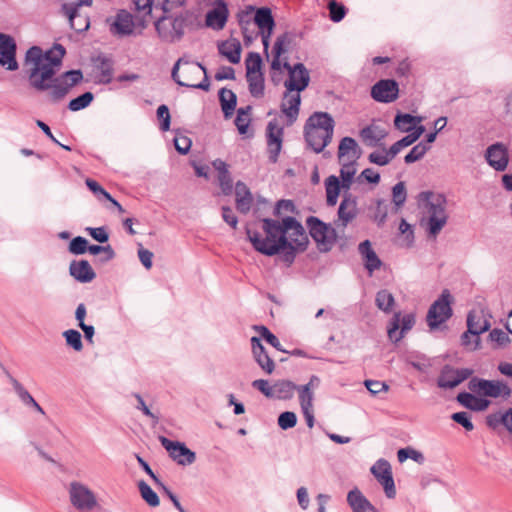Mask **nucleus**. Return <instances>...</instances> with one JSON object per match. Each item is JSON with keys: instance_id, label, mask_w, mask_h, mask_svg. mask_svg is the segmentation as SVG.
I'll return each instance as SVG.
<instances>
[{"instance_id": "57", "label": "nucleus", "mask_w": 512, "mask_h": 512, "mask_svg": "<svg viewBox=\"0 0 512 512\" xmlns=\"http://www.w3.org/2000/svg\"><path fill=\"white\" fill-rule=\"evenodd\" d=\"M299 394V403L301 407H313V398L314 393L313 390L309 389L308 386H298L296 388Z\"/></svg>"}, {"instance_id": "11", "label": "nucleus", "mask_w": 512, "mask_h": 512, "mask_svg": "<svg viewBox=\"0 0 512 512\" xmlns=\"http://www.w3.org/2000/svg\"><path fill=\"white\" fill-rule=\"evenodd\" d=\"M71 504L79 511H91L97 506V499L92 490L80 482H71L69 486Z\"/></svg>"}, {"instance_id": "42", "label": "nucleus", "mask_w": 512, "mask_h": 512, "mask_svg": "<svg viewBox=\"0 0 512 512\" xmlns=\"http://www.w3.org/2000/svg\"><path fill=\"white\" fill-rule=\"evenodd\" d=\"M341 165L340 169V177L342 179V187L345 189H349L353 180V177L356 173L355 164L356 161H339Z\"/></svg>"}, {"instance_id": "36", "label": "nucleus", "mask_w": 512, "mask_h": 512, "mask_svg": "<svg viewBox=\"0 0 512 512\" xmlns=\"http://www.w3.org/2000/svg\"><path fill=\"white\" fill-rule=\"evenodd\" d=\"M219 101L225 118H230L237 104L236 94L229 89L222 88L219 91Z\"/></svg>"}, {"instance_id": "46", "label": "nucleus", "mask_w": 512, "mask_h": 512, "mask_svg": "<svg viewBox=\"0 0 512 512\" xmlns=\"http://www.w3.org/2000/svg\"><path fill=\"white\" fill-rule=\"evenodd\" d=\"M246 75L263 74L261 72L262 58L259 53L250 52L245 60Z\"/></svg>"}, {"instance_id": "61", "label": "nucleus", "mask_w": 512, "mask_h": 512, "mask_svg": "<svg viewBox=\"0 0 512 512\" xmlns=\"http://www.w3.org/2000/svg\"><path fill=\"white\" fill-rule=\"evenodd\" d=\"M92 255H98L100 253H104L105 256L102 259L103 262H107L112 260L115 257V252L110 245L100 246V245H90L87 248Z\"/></svg>"}, {"instance_id": "7", "label": "nucleus", "mask_w": 512, "mask_h": 512, "mask_svg": "<svg viewBox=\"0 0 512 512\" xmlns=\"http://www.w3.org/2000/svg\"><path fill=\"white\" fill-rule=\"evenodd\" d=\"M468 389L484 397L507 399L511 396V388L499 380H486L479 377H472L468 383Z\"/></svg>"}, {"instance_id": "54", "label": "nucleus", "mask_w": 512, "mask_h": 512, "mask_svg": "<svg viewBox=\"0 0 512 512\" xmlns=\"http://www.w3.org/2000/svg\"><path fill=\"white\" fill-rule=\"evenodd\" d=\"M328 10L330 19L333 22H340L346 15V8L343 4L334 0L328 3Z\"/></svg>"}, {"instance_id": "59", "label": "nucleus", "mask_w": 512, "mask_h": 512, "mask_svg": "<svg viewBox=\"0 0 512 512\" xmlns=\"http://www.w3.org/2000/svg\"><path fill=\"white\" fill-rule=\"evenodd\" d=\"M135 10L142 13L144 16L150 15L153 8H160V3L154 5V0H132Z\"/></svg>"}, {"instance_id": "39", "label": "nucleus", "mask_w": 512, "mask_h": 512, "mask_svg": "<svg viewBox=\"0 0 512 512\" xmlns=\"http://www.w3.org/2000/svg\"><path fill=\"white\" fill-rule=\"evenodd\" d=\"M341 187L342 183L340 184L339 179L334 175L329 176L325 180L326 202L328 206L336 205Z\"/></svg>"}, {"instance_id": "64", "label": "nucleus", "mask_w": 512, "mask_h": 512, "mask_svg": "<svg viewBox=\"0 0 512 512\" xmlns=\"http://www.w3.org/2000/svg\"><path fill=\"white\" fill-rule=\"evenodd\" d=\"M489 338L492 342L497 343L499 347L507 345L510 341L508 334L498 328H495L492 331H490Z\"/></svg>"}, {"instance_id": "34", "label": "nucleus", "mask_w": 512, "mask_h": 512, "mask_svg": "<svg viewBox=\"0 0 512 512\" xmlns=\"http://www.w3.org/2000/svg\"><path fill=\"white\" fill-rule=\"evenodd\" d=\"M347 502L352 508L353 512L356 511H375V507L369 500L362 494V492L355 488L349 491L347 495Z\"/></svg>"}, {"instance_id": "58", "label": "nucleus", "mask_w": 512, "mask_h": 512, "mask_svg": "<svg viewBox=\"0 0 512 512\" xmlns=\"http://www.w3.org/2000/svg\"><path fill=\"white\" fill-rule=\"evenodd\" d=\"M88 248V241L86 238L77 236L69 243V252L75 255L84 254Z\"/></svg>"}, {"instance_id": "41", "label": "nucleus", "mask_w": 512, "mask_h": 512, "mask_svg": "<svg viewBox=\"0 0 512 512\" xmlns=\"http://www.w3.org/2000/svg\"><path fill=\"white\" fill-rule=\"evenodd\" d=\"M421 121L420 117L411 114H397L394 119V125L402 132H410L414 129L417 123Z\"/></svg>"}, {"instance_id": "15", "label": "nucleus", "mask_w": 512, "mask_h": 512, "mask_svg": "<svg viewBox=\"0 0 512 512\" xmlns=\"http://www.w3.org/2000/svg\"><path fill=\"white\" fill-rule=\"evenodd\" d=\"M106 22L111 34L118 37L130 36L135 29L134 17L125 9L119 10L114 17L107 18Z\"/></svg>"}, {"instance_id": "52", "label": "nucleus", "mask_w": 512, "mask_h": 512, "mask_svg": "<svg viewBox=\"0 0 512 512\" xmlns=\"http://www.w3.org/2000/svg\"><path fill=\"white\" fill-rule=\"evenodd\" d=\"M395 157L390 154V149L386 150L383 148L382 151H374L368 155L370 163L385 166L389 164Z\"/></svg>"}, {"instance_id": "4", "label": "nucleus", "mask_w": 512, "mask_h": 512, "mask_svg": "<svg viewBox=\"0 0 512 512\" xmlns=\"http://www.w3.org/2000/svg\"><path fill=\"white\" fill-rule=\"evenodd\" d=\"M427 200V230L429 235L436 237L448 220L446 211L447 199L443 194H434L432 192L422 193Z\"/></svg>"}, {"instance_id": "30", "label": "nucleus", "mask_w": 512, "mask_h": 512, "mask_svg": "<svg viewBox=\"0 0 512 512\" xmlns=\"http://www.w3.org/2000/svg\"><path fill=\"white\" fill-rule=\"evenodd\" d=\"M360 154L361 150L354 138L346 136L341 139L338 146L339 161H357L360 157Z\"/></svg>"}, {"instance_id": "37", "label": "nucleus", "mask_w": 512, "mask_h": 512, "mask_svg": "<svg viewBox=\"0 0 512 512\" xmlns=\"http://www.w3.org/2000/svg\"><path fill=\"white\" fill-rule=\"evenodd\" d=\"M298 385L289 380H279L273 385V397L280 400L291 399Z\"/></svg>"}, {"instance_id": "9", "label": "nucleus", "mask_w": 512, "mask_h": 512, "mask_svg": "<svg viewBox=\"0 0 512 512\" xmlns=\"http://www.w3.org/2000/svg\"><path fill=\"white\" fill-rule=\"evenodd\" d=\"M452 296L444 289L437 300L430 306L427 313V324L430 329H436L452 316Z\"/></svg>"}, {"instance_id": "13", "label": "nucleus", "mask_w": 512, "mask_h": 512, "mask_svg": "<svg viewBox=\"0 0 512 512\" xmlns=\"http://www.w3.org/2000/svg\"><path fill=\"white\" fill-rule=\"evenodd\" d=\"M473 372L470 368L457 369L450 365H445L440 371L437 385L442 389H452L468 379Z\"/></svg>"}, {"instance_id": "49", "label": "nucleus", "mask_w": 512, "mask_h": 512, "mask_svg": "<svg viewBox=\"0 0 512 512\" xmlns=\"http://www.w3.org/2000/svg\"><path fill=\"white\" fill-rule=\"evenodd\" d=\"M253 329L258 332L259 335L271 346L276 348L278 351L285 352L280 344L279 339L266 326L255 325Z\"/></svg>"}, {"instance_id": "16", "label": "nucleus", "mask_w": 512, "mask_h": 512, "mask_svg": "<svg viewBox=\"0 0 512 512\" xmlns=\"http://www.w3.org/2000/svg\"><path fill=\"white\" fill-rule=\"evenodd\" d=\"M162 446L169 452L170 457L179 465H190L195 462L196 454L185 446L184 443L172 441L166 437H161Z\"/></svg>"}, {"instance_id": "55", "label": "nucleus", "mask_w": 512, "mask_h": 512, "mask_svg": "<svg viewBox=\"0 0 512 512\" xmlns=\"http://www.w3.org/2000/svg\"><path fill=\"white\" fill-rule=\"evenodd\" d=\"M407 198V192L404 182H398L392 188V201L396 207L404 205Z\"/></svg>"}, {"instance_id": "53", "label": "nucleus", "mask_w": 512, "mask_h": 512, "mask_svg": "<svg viewBox=\"0 0 512 512\" xmlns=\"http://www.w3.org/2000/svg\"><path fill=\"white\" fill-rule=\"evenodd\" d=\"M255 11L254 6L247 5L237 13V20L241 28L248 27L253 22Z\"/></svg>"}, {"instance_id": "1", "label": "nucleus", "mask_w": 512, "mask_h": 512, "mask_svg": "<svg viewBox=\"0 0 512 512\" xmlns=\"http://www.w3.org/2000/svg\"><path fill=\"white\" fill-rule=\"evenodd\" d=\"M65 48L54 44L46 52L39 46H32L25 55L24 67L29 85L39 92H47L51 103L63 101L70 90L83 80L81 70H69L57 75L65 56Z\"/></svg>"}, {"instance_id": "20", "label": "nucleus", "mask_w": 512, "mask_h": 512, "mask_svg": "<svg viewBox=\"0 0 512 512\" xmlns=\"http://www.w3.org/2000/svg\"><path fill=\"white\" fill-rule=\"evenodd\" d=\"M337 226L345 228L358 215L357 198L351 193H345L338 208Z\"/></svg>"}, {"instance_id": "23", "label": "nucleus", "mask_w": 512, "mask_h": 512, "mask_svg": "<svg viewBox=\"0 0 512 512\" xmlns=\"http://www.w3.org/2000/svg\"><path fill=\"white\" fill-rule=\"evenodd\" d=\"M335 121L333 117L327 112H314L307 119L305 126L311 129H317L321 133H326V137L333 135Z\"/></svg>"}, {"instance_id": "50", "label": "nucleus", "mask_w": 512, "mask_h": 512, "mask_svg": "<svg viewBox=\"0 0 512 512\" xmlns=\"http://www.w3.org/2000/svg\"><path fill=\"white\" fill-rule=\"evenodd\" d=\"M430 149V146L424 142H420L415 145L410 152L404 157V161L406 164L414 163L424 157L427 151Z\"/></svg>"}, {"instance_id": "14", "label": "nucleus", "mask_w": 512, "mask_h": 512, "mask_svg": "<svg viewBox=\"0 0 512 512\" xmlns=\"http://www.w3.org/2000/svg\"><path fill=\"white\" fill-rule=\"evenodd\" d=\"M371 473L383 486L386 497L389 499L395 498L396 488L389 462L385 459H379L371 467Z\"/></svg>"}, {"instance_id": "3", "label": "nucleus", "mask_w": 512, "mask_h": 512, "mask_svg": "<svg viewBox=\"0 0 512 512\" xmlns=\"http://www.w3.org/2000/svg\"><path fill=\"white\" fill-rule=\"evenodd\" d=\"M246 234L257 252L266 256H273L281 252V258L287 265L294 262L296 251L299 249L289 242L286 236L282 235L277 239L267 236L263 238L259 232L252 231L248 227L246 228Z\"/></svg>"}, {"instance_id": "32", "label": "nucleus", "mask_w": 512, "mask_h": 512, "mask_svg": "<svg viewBox=\"0 0 512 512\" xmlns=\"http://www.w3.org/2000/svg\"><path fill=\"white\" fill-rule=\"evenodd\" d=\"M457 401L464 407L472 411H484L489 405L490 401L485 398H478L469 392H461L457 395Z\"/></svg>"}, {"instance_id": "24", "label": "nucleus", "mask_w": 512, "mask_h": 512, "mask_svg": "<svg viewBox=\"0 0 512 512\" xmlns=\"http://www.w3.org/2000/svg\"><path fill=\"white\" fill-rule=\"evenodd\" d=\"M400 313H396L393 317L392 326L388 329V336L391 340L399 341L404 333L412 329L415 324V316L413 314H405L402 318Z\"/></svg>"}, {"instance_id": "31", "label": "nucleus", "mask_w": 512, "mask_h": 512, "mask_svg": "<svg viewBox=\"0 0 512 512\" xmlns=\"http://www.w3.org/2000/svg\"><path fill=\"white\" fill-rule=\"evenodd\" d=\"M304 137L308 146L311 147L314 152L320 153L331 142L333 135H329V138H327L326 133H321L317 129L314 130L304 127Z\"/></svg>"}, {"instance_id": "56", "label": "nucleus", "mask_w": 512, "mask_h": 512, "mask_svg": "<svg viewBox=\"0 0 512 512\" xmlns=\"http://www.w3.org/2000/svg\"><path fill=\"white\" fill-rule=\"evenodd\" d=\"M11 382L18 397L25 405L30 406L32 403H35L33 396L23 387V385L18 380L11 378Z\"/></svg>"}, {"instance_id": "33", "label": "nucleus", "mask_w": 512, "mask_h": 512, "mask_svg": "<svg viewBox=\"0 0 512 512\" xmlns=\"http://www.w3.org/2000/svg\"><path fill=\"white\" fill-rule=\"evenodd\" d=\"M98 84H109L113 78V62L110 58L99 56L95 64Z\"/></svg>"}, {"instance_id": "10", "label": "nucleus", "mask_w": 512, "mask_h": 512, "mask_svg": "<svg viewBox=\"0 0 512 512\" xmlns=\"http://www.w3.org/2000/svg\"><path fill=\"white\" fill-rule=\"evenodd\" d=\"M93 0H73L61 6V13L69 20L70 28L78 33L85 32L90 27L88 16L80 13L82 6H91Z\"/></svg>"}, {"instance_id": "43", "label": "nucleus", "mask_w": 512, "mask_h": 512, "mask_svg": "<svg viewBox=\"0 0 512 512\" xmlns=\"http://www.w3.org/2000/svg\"><path fill=\"white\" fill-rule=\"evenodd\" d=\"M375 304L378 309L385 313H390L395 304V299L391 292L386 289H382L376 294Z\"/></svg>"}, {"instance_id": "29", "label": "nucleus", "mask_w": 512, "mask_h": 512, "mask_svg": "<svg viewBox=\"0 0 512 512\" xmlns=\"http://www.w3.org/2000/svg\"><path fill=\"white\" fill-rule=\"evenodd\" d=\"M358 251L364 260V266L368 270L369 274H372L375 270L380 269L382 261L373 250L369 240L361 242L358 246Z\"/></svg>"}, {"instance_id": "2", "label": "nucleus", "mask_w": 512, "mask_h": 512, "mask_svg": "<svg viewBox=\"0 0 512 512\" xmlns=\"http://www.w3.org/2000/svg\"><path fill=\"white\" fill-rule=\"evenodd\" d=\"M261 221L262 229L267 237L277 239L284 235L300 251L307 248L309 240L306 232L301 223L294 217H285L282 223L271 218H263Z\"/></svg>"}, {"instance_id": "35", "label": "nucleus", "mask_w": 512, "mask_h": 512, "mask_svg": "<svg viewBox=\"0 0 512 512\" xmlns=\"http://www.w3.org/2000/svg\"><path fill=\"white\" fill-rule=\"evenodd\" d=\"M386 135V131L376 125L366 126L360 131L361 138L368 146H376Z\"/></svg>"}, {"instance_id": "40", "label": "nucleus", "mask_w": 512, "mask_h": 512, "mask_svg": "<svg viewBox=\"0 0 512 512\" xmlns=\"http://www.w3.org/2000/svg\"><path fill=\"white\" fill-rule=\"evenodd\" d=\"M253 22L257 25L259 30L263 28L275 27V20L272 11L268 7L257 8L254 14Z\"/></svg>"}, {"instance_id": "47", "label": "nucleus", "mask_w": 512, "mask_h": 512, "mask_svg": "<svg viewBox=\"0 0 512 512\" xmlns=\"http://www.w3.org/2000/svg\"><path fill=\"white\" fill-rule=\"evenodd\" d=\"M138 488L142 498L146 501L148 505L152 507H157L159 505L160 501L158 495L145 481H140L138 483Z\"/></svg>"}, {"instance_id": "60", "label": "nucleus", "mask_w": 512, "mask_h": 512, "mask_svg": "<svg viewBox=\"0 0 512 512\" xmlns=\"http://www.w3.org/2000/svg\"><path fill=\"white\" fill-rule=\"evenodd\" d=\"M297 423V416L294 412L285 411L278 417V425L281 429L287 430L293 428Z\"/></svg>"}, {"instance_id": "45", "label": "nucleus", "mask_w": 512, "mask_h": 512, "mask_svg": "<svg viewBox=\"0 0 512 512\" xmlns=\"http://www.w3.org/2000/svg\"><path fill=\"white\" fill-rule=\"evenodd\" d=\"M251 106L241 107L237 111L235 125L240 134H246L250 124Z\"/></svg>"}, {"instance_id": "27", "label": "nucleus", "mask_w": 512, "mask_h": 512, "mask_svg": "<svg viewBox=\"0 0 512 512\" xmlns=\"http://www.w3.org/2000/svg\"><path fill=\"white\" fill-rule=\"evenodd\" d=\"M69 272L72 277L81 283H89L96 277V273L87 260H73L70 263Z\"/></svg>"}, {"instance_id": "28", "label": "nucleus", "mask_w": 512, "mask_h": 512, "mask_svg": "<svg viewBox=\"0 0 512 512\" xmlns=\"http://www.w3.org/2000/svg\"><path fill=\"white\" fill-rule=\"evenodd\" d=\"M290 92L286 91L284 93L283 102L281 104V111L287 117V125H292L298 117L299 107L301 104L300 92L296 94L290 95Z\"/></svg>"}, {"instance_id": "8", "label": "nucleus", "mask_w": 512, "mask_h": 512, "mask_svg": "<svg viewBox=\"0 0 512 512\" xmlns=\"http://www.w3.org/2000/svg\"><path fill=\"white\" fill-rule=\"evenodd\" d=\"M309 233L322 251H329L336 241V230L315 216L306 220Z\"/></svg>"}, {"instance_id": "18", "label": "nucleus", "mask_w": 512, "mask_h": 512, "mask_svg": "<svg viewBox=\"0 0 512 512\" xmlns=\"http://www.w3.org/2000/svg\"><path fill=\"white\" fill-rule=\"evenodd\" d=\"M266 133L268 158L270 162L276 163L282 148L284 129L274 119L268 122Z\"/></svg>"}, {"instance_id": "25", "label": "nucleus", "mask_w": 512, "mask_h": 512, "mask_svg": "<svg viewBox=\"0 0 512 512\" xmlns=\"http://www.w3.org/2000/svg\"><path fill=\"white\" fill-rule=\"evenodd\" d=\"M251 346L253 358L256 363L266 374H272L275 370V363L273 359L268 355L265 347L261 343L260 338L252 337Z\"/></svg>"}, {"instance_id": "5", "label": "nucleus", "mask_w": 512, "mask_h": 512, "mask_svg": "<svg viewBox=\"0 0 512 512\" xmlns=\"http://www.w3.org/2000/svg\"><path fill=\"white\" fill-rule=\"evenodd\" d=\"M186 21L183 15L172 18L163 13L155 21V29L162 41L173 43L182 39L187 26Z\"/></svg>"}, {"instance_id": "6", "label": "nucleus", "mask_w": 512, "mask_h": 512, "mask_svg": "<svg viewBox=\"0 0 512 512\" xmlns=\"http://www.w3.org/2000/svg\"><path fill=\"white\" fill-rule=\"evenodd\" d=\"M201 72H205V66L201 63H192L179 58L172 68L171 77L180 86L195 88Z\"/></svg>"}, {"instance_id": "63", "label": "nucleus", "mask_w": 512, "mask_h": 512, "mask_svg": "<svg viewBox=\"0 0 512 512\" xmlns=\"http://www.w3.org/2000/svg\"><path fill=\"white\" fill-rule=\"evenodd\" d=\"M451 419L457 424L463 426L467 431H472L474 425L468 412H456L451 415Z\"/></svg>"}, {"instance_id": "62", "label": "nucleus", "mask_w": 512, "mask_h": 512, "mask_svg": "<svg viewBox=\"0 0 512 512\" xmlns=\"http://www.w3.org/2000/svg\"><path fill=\"white\" fill-rule=\"evenodd\" d=\"M157 117L160 120V129L164 132L168 131L170 129L171 117L169 109L165 104L157 108Z\"/></svg>"}, {"instance_id": "48", "label": "nucleus", "mask_w": 512, "mask_h": 512, "mask_svg": "<svg viewBox=\"0 0 512 512\" xmlns=\"http://www.w3.org/2000/svg\"><path fill=\"white\" fill-rule=\"evenodd\" d=\"M94 99L92 92H85L80 96L72 99L68 104V109L76 112L88 107Z\"/></svg>"}, {"instance_id": "17", "label": "nucleus", "mask_w": 512, "mask_h": 512, "mask_svg": "<svg viewBox=\"0 0 512 512\" xmlns=\"http://www.w3.org/2000/svg\"><path fill=\"white\" fill-rule=\"evenodd\" d=\"M399 96V85L394 79H381L371 88V97L379 103L394 102Z\"/></svg>"}, {"instance_id": "44", "label": "nucleus", "mask_w": 512, "mask_h": 512, "mask_svg": "<svg viewBox=\"0 0 512 512\" xmlns=\"http://www.w3.org/2000/svg\"><path fill=\"white\" fill-rule=\"evenodd\" d=\"M249 92L255 98H261L264 95V76L263 74L246 75Z\"/></svg>"}, {"instance_id": "26", "label": "nucleus", "mask_w": 512, "mask_h": 512, "mask_svg": "<svg viewBox=\"0 0 512 512\" xmlns=\"http://www.w3.org/2000/svg\"><path fill=\"white\" fill-rule=\"evenodd\" d=\"M487 331V327L477 328L473 326V312H469L467 316V331L461 336V344L464 347L474 351L479 348V335Z\"/></svg>"}, {"instance_id": "12", "label": "nucleus", "mask_w": 512, "mask_h": 512, "mask_svg": "<svg viewBox=\"0 0 512 512\" xmlns=\"http://www.w3.org/2000/svg\"><path fill=\"white\" fill-rule=\"evenodd\" d=\"M283 68L289 73V78L284 82V86L288 92H301L308 87L310 75L304 64L297 63L291 66L287 61H284Z\"/></svg>"}, {"instance_id": "21", "label": "nucleus", "mask_w": 512, "mask_h": 512, "mask_svg": "<svg viewBox=\"0 0 512 512\" xmlns=\"http://www.w3.org/2000/svg\"><path fill=\"white\" fill-rule=\"evenodd\" d=\"M485 159L496 171H504L509 163L508 150L503 143H494L487 148Z\"/></svg>"}, {"instance_id": "51", "label": "nucleus", "mask_w": 512, "mask_h": 512, "mask_svg": "<svg viewBox=\"0 0 512 512\" xmlns=\"http://www.w3.org/2000/svg\"><path fill=\"white\" fill-rule=\"evenodd\" d=\"M66 344L73 348L75 351H81L83 349L82 337L79 331L75 329H69L63 332Z\"/></svg>"}, {"instance_id": "22", "label": "nucleus", "mask_w": 512, "mask_h": 512, "mask_svg": "<svg viewBox=\"0 0 512 512\" xmlns=\"http://www.w3.org/2000/svg\"><path fill=\"white\" fill-rule=\"evenodd\" d=\"M229 10L224 0H216L214 7L206 14V25L214 30H222L228 20Z\"/></svg>"}, {"instance_id": "38", "label": "nucleus", "mask_w": 512, "mask_h": 512, "mask_svg": "<svg viewBox=\"0 0 512 512\" xmlns=\"http://www.w3.org/2000/svg\"><path fill=\"white\" fill-rule=\"evenodd\" d=\"M219 53L226 57L231 63L237 64L241 59V45L238 41L223 42L219 45Z\"/></svg>"}, {"instance_id": "19", "label": "nucleus", "mask_w": 512, "mask_h": 512, "mask_svg": "<svg viewBox=\"0 0 512 512\" xmlns=\"http://www.w3.org/2000/svg\"><path fill=\"white\" fill-rule=\"evenodd\" d=\"M16 49L17 46L13 37L0 33V65L7 70L15 71L18 69Z\"/></svg>"}]
</instances>
